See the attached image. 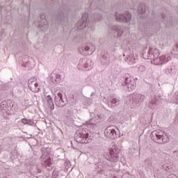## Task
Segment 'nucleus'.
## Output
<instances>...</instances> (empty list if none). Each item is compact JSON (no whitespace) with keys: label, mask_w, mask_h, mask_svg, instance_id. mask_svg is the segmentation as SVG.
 <instances>
[{"label":"nucleus","mask_w":178,"mask_h":178,"mask_svg":"<svg viewBox=\"0 0 178 178\" xmlns=\"http://www.w3.org/2000/svg\"><path fill=\"white\" fill-rule=\"evenodd\" d=\"M89 131L87 128H79L74 134V138L76 143L79 144H88L91 140L90 139Z\"/></svg>","instance_id":"obj_1"},{"label":"nucleus","mask_w":178,"mask_h":178,"mask_svg":"<svg viewBox=\"0 0 178 178\" xmlns=\"http://www.w3.org/2000/svg\"><path fill=\"white\" fill-rule=\"evenodd\" d=\"M150 137L154 143L158 144H165L169 141V136L162 130L153 131L150 134Z\"/></svg>","instance_id":"obj_2"},{"label":"nucleus","mask_w":178,"mask_h":178,"mask_svg":"<svg viewBox=\"0 0 178 178\" xmlns=\"http://www.w3.org/2000/svg\"><path fill=\"white\" fill-rule=\"evenodd\" d=\"M115 19L117 22L122 23H130L131 21V14L129 11H126L124 13H116Z\"/></svg>","instance_id":"obj_3"},{"label":"nucleus","mask_w":178,"mask_h":178,"mask_svg":"<svg viewBox=\"0 0 178 178\" xmlns=\"http://www.w3.org/2000/svg\"><path fill=\"white\" fill-rule=\"evenodd\" d=\"M120 150L118 146H113V147L110 149L109 155L110 156L106 157L107 161H110V162H118L119 161V153Z\"/></svg>","instance_id":"obj_4"},{"label":"nucleus","mask_w":178,"mask_h":178,"mask_svg":"<svg viewBox=\"0 0 178 178\" xmlns=\"http://www.w3.org/2000/svg\"><path fill=\"white\" fill-rule=\"evenodd\" d=\"M79 52L81 55H92L95 52V45L89 44L79 48Z\"/></svg>","instance_id":"obj_5"},{"label":"nucleus","mask_w":178,"mask_h":178,"mask_svg":"<svg viewBox=\"0 0 178 178\" xmlns=\"http://www.w3.org/2000/svg\"><path fill=\"white\" fill-rule=\"evenodd\" d=\"M145 99V96L141 94L136 93L132 95V105L134 108H138L141 106V104L144 102Z\"/></svg>","instance_id":"obj_6"},{"label":"nucleus","mask_w":178,"mask_h":178,"mask_svg":"<svg viewBox=\"0 0 178 178\" xmlns=\"http://www.w3.org/2000/svg\"><path fill=\"white\" fill-rule=\"evenodd\" d=\"M93 66L94 63H92V61H91V60L81 58L79 60L77 68L79 69V70H81L83 67H85V69H87L88 70H91Z\"/></svg>","instance_id":"obj_7"},{"label":"nucleus","mask_w":178,"mask_h":178,"mask_svg":"<svg viewBox=\"0 0 178 178\" xmlns=\"http://www.w3.org/2000/svg\"><path fill=\"white\" fill-rule=\"evenodd\" d=\"M116 130L118 127L113 126L107 127L104 130V136L106 138H111V140H115L118 137L116 134Z\"/></svg>","instance_id":"obj_8"},{"label":"nucleus","mask_w":178,"mask_h":178,"mask_svg":"<svg viewBox=\"0 0 178 178\" xmlns=\"http://www.w3.org/2000/svg\"><path fill=\"white\" fill-rule=\"evenodd\" d=\"M88 24V14L85 13L82 16V19H80L77 24L76 27L79 30H83V29H86Z\"/></svg>","instance_id":"obj_9"},{"label":"nucleus","mask_w":178,"mask_h":178,"mask_svg":"<svg viewBox=\"0 0 178 178\" xmlns=\"http://www.w3.org/2000/svg\"><path fill=\"white\" fill-rule=\"evenodd\" d=\"M55 104L58 108H63L66 105L63 100V95L60 92L56 91L55 92Z\"/></svg>","instance_id":"obj_10"},{"label":"nucleus","mask_w":178,"mask_h":178,"mask_svg":"<svg viewBox=\"0 0 178 178\" xmlns=\"http://www.w3.org/2000/svg\"><path fill=\"white\" fill-rule=\"evenodd\" d=\"M124 87L128 90V91H133L136 89V81L134 78L128 77L125 79Z\"/></svg>","instance_id":"obj_11"},{"label":"nucleus","mask_w":178,"mask_h":178,"mask_svg":"<svg viewBox=\"0 0 178 178\" xmlns=\"http://www.w3.org/2000/svg\"><path fill=\"white\" fill-rule=\"evenodd\" d=\"M28 87L32 92H40V87L35 79H29Z\"/></svg>","instance_id":"obj_12"},{"label":"nucleus","mask_w":178,"mask_h":178,"mask_svg":"<svg viewBox=\"0 0 178 178\" xmlns=\"http://www.w3.org/2000/svg\"><path fill=\"white\" fill-rule=\"evenodd\" d=\"M123 56H126L124 59L129 65H134V63H137L138 60L137 56L133 54H126V53H124Z\"/></svg>","instance_id":"obj_13"},{"label":"nucleus","mask_w":178,"mask_h":178,"mask_svg":"<svg viewBox=\"0 0 178 178\" xmlns=\"http://www.w3.org/2000/svg\"><path fill=\"white\" fill-rule=\"evenodd\" d=\"M161 52L156 48H149V51L147 53V58L148 59H154V58H158Z\"/></svg>","instance_id":"obj_14"},{"label":"nucleus","mask_w":178,"mask_h":178,"mask_svg":"<svg viewBox=\"0 0 178 178\" xmlns=\"http://www.w3.org/2000/svg\"><path fill=\"white\" fill-rule=\"evenodd\" d=\"M50 80L51 83H54V84H56V83H60L62 81V76L55 72H53L50 74Z\"/></svg>","instance_id":"obj_15"},{"label":"nucleus","mask_w":178,"mask_h":178,"mask_svg":"<svg viewBox=\"0 0 178 178\" xmlns=\"http://www.w3.org/2000/svg\"><path fill=\"white\" fill-rule=\"evenodd\" d=\"M111 30L114 34L118 38L123 35V28L119 25H113L111 26Z\"/></svg>","instance_id":"obj_16"},{"label":"nucleus","mask_w":178,"mask_h":178,"mask_svg":"<svg viewBox=\"0 0 178 178\" xmlns=\"http://www.w3.org/2000/svg\"><path fill=\"white\" fill-rule=\"evenodd\" d=\"M8 108H13V102L12 100L3 101L0 104L1 111H6Z\"/></svg>","instance_id":"obj_17"},{"label":"nucleus","mask_w":178,"mask_h":178,"mask_svg":"<svg viewBox=\"0 0 178 178\" xmlns=\"http://www.w3.org/2000/svg\"><path fill=\"white\" fill-rule=\"evenodd\" d=\"M101 122V114H97L94 116L91 114V119L89 120V124L97 125Z\"/></svg>","instance_id":"obj_18"},{"label":"nucleus","mask_w":178,"mask_h":178,"mask_svg":"<svg viewBox=\"0 0 178 178\" xmlns=\"http://www.w3.org/2000/svg\"><path fill=\"white\" fill-rule=\"evenodd\" d=\"M150 59L152 60L151 62L153 65H163V62H162L163 57L161 58V56L160 57L158 56L157 57Z\"/></svg>","instance_id":"obj_19"},{"label":"nucleus","mask_w":178,"mask_h":178,"mask_svg":"<svg viewBox=\"0 0 178 178\" xmlns=\"http://www.w3.org/2000/svg\"><path fill=\"white\" fill-rule=\"evenodd\" d=\"M43 165H44L48 170H52V168H54V163L50 159H47L44 161Z\"/></svg>","instance_id":"obj_20"},{"label":"nucleus","mask_w":178,"mask_h":178,"mask_svg":"<svg viewBox=\"0 0 178 178\" xmlns=\"http://www.w3.org/2000/svg\"><path fill=\"white\" fill-rule=\"evenodd\" d=\"M47 102L49 108H50L51 111H54V109H55V105L54 104V100H52V97H51V95L47 96Z\"/></svg>","instance_id":"obj_21"},{"label":"nucleus","mask_w":178,"mask_h":178,"mask_svg":"<svg viewBox=\"0 0 178 178\" xmlns=\"http://www.w3.org/2000/svg\"><path fill=\"white\" fill-rule=\"evenodd\" d=\"M145 10H147L145 4V3L139 4L138 7V13H139V15H144V13H145Z\"/></svg>","instance_id":"obj_22"},{"label":"nucleus","mask_w":178,"mask_h":178,"mask_svg":"<svg viewBox=\"0 0 178 178\" xmlns=\"http://www.w3.org/2000/svg\"><path fill=\"white\" fill-rule=\"evenodd\" d=\"M21 122H22L23 124H29V126H34V121L33 120L23 118L21 120Z\"/></svg>","instance_id":"obj_23"},{"label":"nucleus","mask_w":178,"mask_h":178,"mask_svg":"<svg viewBox=\"0 0 178 178\" xmlns=\"http://www.w3.org/2000/svg\"><path fill=\"white\" fill-rule=\"evenodd\" d=\"M145 166L147 169V170H148L149 172H151V170H152L154 169V167L152 166V164L151 163H149V161L146 160L145 161Z\"/></svg>","instance_id":"obj_24"},{"label":"nucleus","mask_w":178,"mask_h":178,"mask_svg":"<svg viewBox=\"0 0 178 178\" xmlns=\"http://www.w3.org/2000/svg\"><path fill=\"white\" fill-rule=\"evenodd\" d=\"M161 58H163V59L161 60V61L163 62V65L164 63H168V62H169V60L172 59V57H170V56H161Z\"/></svg>","instance_id":"obj_25"},{"label":"nucleus","mask_w":178,"mask_h":178,"mask_svg":"<svg viewBox=\"0 0 178 178\" xmlns=\"http://www.w3.org/2000/svg\"><path fill=\"white\" fill-rule=\"evenodd\" d=\"M149 107L150 108V109H155V108H156V101H150L149 103Z\"/></svg>","instance_id":"obj_26"},{"label":"nucleus","mask_w":178,"mask_h":178,"mask_svg":"<svg viewBox=\"0 0 178 178\" xmlns=\"http://www.w3.org/2000/svg\"><path fill=\"white\" fill-rule=\"evenodd\" d=\"M120 102V101L117 99H113L111 101V104H113V105H119Z\"/></svg>","instance_id":"obj_27"},{"label":"nucleus","mask_w":178,"mask_h":178,"mask_svg":"<svg viewBox=\"0 0 178 178\" xmlns=\"http://www.w3.org/2000/svg\"><path fill=\"white\" fill-rule=\"evenodd\" d=\"M138 69H139L140 72H145V67H144V65H139Z\"/></svg>","instance_id":"obj_28"},{"label":"nucleus","mask_w":178,"mask_h":178,"mask_svg":"<svg viewBox=\"0 0 178 178\" xmlns=\"http://www.w3.org/2000/svg\"><path fill=\"white\" fill-rule=\"evenodd\" d=\"M175 99H176L175 100L176 104H178V92H177V93L176 95Z\"/></svg>","instance_id":"obj_29"}]
</instances>
